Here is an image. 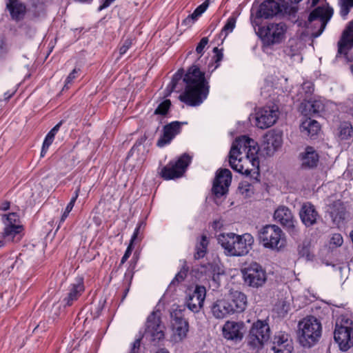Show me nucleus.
<instances>
[{
	"mask_svg": "<svg viewBox=\"0 0 353 353\" xmlns=\"http://www.w3.org/2000/svg\"><path fill=\"white\" fill-rule=\"evenodd\" d=\"M299 215L301 221L306 227L314 225L319 216L314 206L310 203H303L300 210Z\"/></svg>",
	"mask_w": 353,
	"mask_h": 353,
	"instance_id": "4be33fe9",
	"label": "nucleus"
},
{
	"mask_svg": "<svg viewBox=\"0 0 353 353\" xmlns=\"http://www.w3.org/2000/svg\"><path fill=\"white\" fill-rule=\"evenodd\" d=\"M232 181V173L226 168L221 169L216 172L213 183L212 192L216 197H220L227 193Z\"/></svg>",
	"mask_w": 353,
	"mask_h": 353,
	"instance_id": "4468645a",
	"label": "nucleus"
},
{
	"mask_svg": "<svg viewBox=\"0 0 353 353\" xmlns=\"http://www.w3.org/2000/svg\"><path fill=\"white\" fill-rule=\"evenodd\" d=\"M188 270L189 268L187 265L186 261H184L180 271L171 281L170 285H177L179 283L183 281L187 276Z\"/></svg>",
	"mask_w": 353,
	"mask_h": 353,
	"instance_id": "4c0bfd02",
	"label": "nucleus"
},
{
	"mask_svg": "<svg viewBox=\"0 0 353 353\" xmlns=\"http://www.w3.org/2000/svg\"><path fill=\"white\" fill-rule=\"evenodd\" d=\"M321 334V323L314 316L304 318L299 323V340L303 347H310L315 345L319 341Z\"/></svg>",
	"mask_w": 353,
	"mask_h": 353,
	"instance_id": "20e7f679",
	"label": "nucleus"
},
{
	"mask_svg": "<svg viewBox=\"0 0 353 353\" xmlns=\"http://www.w3.org/2000/svg\"><path fill=\"white\" fill-rule=\"evenodd\" d=\"M79 192H80V188H78L75 190V192H74V195L72 196V198H74V199H77V198H78V196H79Z\"/></svg>",
	"mask_w": 353,
	"mask_h": 353,
	"instance_id": "680f3d73",
	"label": "nucleus"
},
{
	"mask_svg": "<svg viewBox=\"0 0 353 353\" xmlns=\"http://www.w3.org/2000/svg\"><path fill=\"white\" fill-rule=\"evenodd\" d=\"M340 14L345 19L348 15L350 9L353 8V0H339Z\"/></svg>",
	"mask_w": 353,
	"mask_h": 353,
	"instance_id": "a19ab883",
	"label": "nucleus"
},
{
	"mask_svg": "<svg viewBox=\"0 0 353 353\" xmlns=\"http://www.w3.org/2000/svg\"><path fill=\"white\" fill-rule=\"evenodd\" d=\"M282 144L281 135L277 133H268L265 137L264 150L268 155H272Z\"/></svg>",
	"mask_w": 353,
	"mask_h": 353,
	"instance_id": "c756f323",
	"label": "nucleus"
},
{
	"mask_svg": "<svg viewBox=\"0 0 353 353\" xmlns=\"http://www.w3.org/2000/svg\"><path fill=\"white\" fill-rule=\"evenodd\" d=\"M10 207V203L8 202V201H6L4 203H3L1 205H0V210H7Z\"/></svg>",
	"mask_w": 353,
	"mask_h": 353,
	"instance_id": "13d9d810",
	"label": "nucleus"
},
{
	"mask_svg": "<svg viewBox=\"0 0 353 353\" xmlns=\"http://www.w3.org/2000/svg\"><path fill=\"white\" fill-rule=\"evenodd\" d=\"M74 204H72V203H68V204L67 205L66 208H65V210L66 211H69V212H71L73 207H74Z\"/></svg>",
	"mask_w": 353,
	"mask_h": 353,
	"instance_id": "052dcab7",
	"label": "nucleus"
},
{
	"mask_svg": "<svg viewBox=\"0 0 353 353\" xmlns=\"http://www.w3.org/2000/svg\"><path fill=\"white\" fill-rule=\"evenodd\" d=\"M141 345V338L137 339L132 344L130 353H137Z\"/></svg>",
	"mask_w": 353,
	"mask_h": 353,
	"instance_id": "5fc2aeb1",
	"label": "nucleus"
},
{
	"mask_svg": "<svg viewBox=\"0 0 353 353\" xmlns=\"http://www.w3.org/2000/svg\"><path fill=\"white\" fill-rule=\"evenodd\" d=\"M274 219L281 224L291 236L298 234L297 221L294 219L291 210L288 207L279 206L274 211Z\"/></svg>",
	"mask_w": 353,
	"mask_h": 353,
	"instance_id": "9b49d317",
	"label": "nucleus"
},
{
	"mask_svg": "<svg viewBox=\"0 0 353 353\" xmlns=\"http://www.w3.org/2000/svg\"><path fill=\"white\" fill-rule=\"evenodd\" d=\"M203 268L205 274L214 281H216L221 274L220 267L216 263H208L206 265L203 266Z\"/></svg>",
	"mask_w": 353,
	"mask_h": 353,
	"instance_id": "e433bc0d",
	"label": "nucleus"
},
{
	"mask_svg": "<svg viewBox=\"0 0 353 353\" xmlns=\"http://www.w3.org/2000/svg\"><path fill=\"white\" fill-rule=\"evenodd\" d=\"M12 94H7V93H6V94H5V98H6V99H10V98L12 97Z\"/></svg>",
	"mask_w": 353,
	"mask_h": 353,
	"instance_id": "338daca9",
	"label": "nucleus"
},
{
	"mask_svg": "<svg viewBox=\"0 0 353 353\" xmlns=\"http://www.w3.org/2000/svg\"><path fill=\"white\" fill-rule=\"evenodd\" d=\"M299 254L302 257H309L310 252V243L308 241H303L298 247Z\"/></svg>",
	"mask_w": 353,
	"mask_h": 353,
	"instance_id": "37998d69",
	"label": "nucleus"
},
{
	"mask_svg": "<svg viewBox=\"0 0 353 353\" xmlns=\"http://www.w3.org/2000/svg\"><path fill=\"white\" fill-rule=\"evenodd\" d=\"M278 116L277 108L274 107L263 108L256 114V125L261 129L268 128L276 123Z\"/></svg>",
	"mask_w": 353,
	"mask_h": 353,
	"instance_id": "f3484780",
	"label": "nucleus"
},
{
	"mask_svg": "<svg viewBox=\"0 0 353 353\" xmlns=\"http://www.w3.org/2000/svg\"><path fill=\"white\" fill-rule=\"evenodd\" d=\"M319 157L316 151L311 146H307L301 154V166L305 169L313 168L317 165Z\"/></svg>",
	"mask_w": 353,
	"mask_h": 353,
	"instance_id": "bb28decb",
	"label": "nucleus"
},
{
	"mask_svg": "<svg viewBox=\"0 0 353 353\" xmlns=\"http://www.w3.org/2000/svg\"><path fill=\"white\" fill-rule=\"evenodd\" d=\"M243 328L244 323L243 322L228 321L223 326V335L228 340L241 341L243 337Z\"/></svg>",
	"mask_w": 353,
	"mask_h": 353,
	"instance_id": "6ab92c4d",
	"label": "nucleus"
},
{
	"mask_svg": "<svg viewBox=\"0 0 353 353\" xmlns=\"http://www.w3.org/2000/svg\"><path fill=\"white\" fill-rule=\"evenodd\" d=\"M182 79L185 83V88L179 97L180 101L190 106L201 104L208 97L210 88L205 73L196 65L190 67L185 74L183 70L180 69L173 76L168 88L171 92L176 90L178 82Z\"/></svg>",
	"mask_w": 353,
	"mask_h": 353,
	"instance_id": "f257e3e1",
	"label": "nucleus"
},
{
	"mask_svg": "<svg viewBox=\"0 0 353 353\" xmlns=\"http://www.w3.org/2000/svg\"><path fill=\"white\" fill-rule=\"evenodd\" d=\"M145 223L144 221H140L137 228L134 230V232L131 237L130 242L134 243L137 239H138L140 233L145 228Z\"/></svg>",
	"mask_w": 353,
	"mask_h": 353,
	"instance_id": "de8ad7c7",
	"label": "nucleus"
},
{
	"mask_svg": "<svg viewBox=\"0 0 353 353\" xmlns=\"http://www.w3.org/2000/svg\"><path fill=\"white\" fill-rule=\"evenodd\" d=\"M79 192H80V188H78L75 190V192H74V195L72 196V198H74V199H77V198H78V196H79Z\"/></svg>",
	"mask_w": 353,
	"mask_h": 353,
	"instance_id": "e2e57ef3",
	"label": "nucleus"
},
{
	"mask_svg": "<svg viewBox=\"0 0 353 353\" xmlns=\"http://www.w3.org/2000/svg\"><path fill=\"white\" fill-rule=\"evenodd\" d=\"M70 212L69 211H66V210H65V211L63 212L61 217V220H60V222L61 223H63L65 221V220L66 219V218L68 216L69 214H70Z\"/></svg>",
	"mask_w": 353,
	"mask_h": 353,
	"instance_id": "bf43d9fd",
	"label": "nucleus"
},
{
	"mask_svg": "<svg viewBox=\"0 0 353 353\" xmlns=\"http://www.w3.org/2000/svg\"><path fill=\"white\" fill-rule=\"evenodd\" d=\"M287 25L283 22L270 23L259 29L260 37L267 46L279 44L285 39Z\"/></svg>",
	"mask_w": 353,
	"mask_h": 353,
	"instance_id": "0eeeda50",
	"label": "nucleus"
},
{
	"mask_svg": "<svg viewBox=\"0 0 353 353\" xmlns=\"http://www.w3.org/2000/svg\"><path fill=\"white\" fill-rule=\"evenodd\" d=\"M132 244L133 243H130L129 245L128 246L125 252V254L123 256V257L121 258V264H123L128 259V258L130 257L131 253H132Z\"/></svg>",
	"mask_w": 353,
	"mask_h": 353,
	"instance_id": "864d4df0",
	"label": "nucleus"
},
{
	"mask_svg": "<svg viewBox=\"0 0 353 353\" xmlns=\"http://www.w3.org/2000/svg\"><path fill=\"white\" fill-rule=\"evenodd\" d=\"M128 291H129V288H127V289L125 290V292H124V294H123V296L122 300H123V299L125 298V296H127V294H128Z\"/></svg>",
	"mask_w": 353,
	"mask_h": 353,
	"instance_id": "69168bd1",
	"label": "nucleus"
},
{
	"mask_svg": "<svg viewBox=\"0 0 353 353\" xmlns=\"http://www.w3.org/2000/svg\"><path fill=\"white\" fill-rule=\"evenodd\" d=\"M239 192L245 197H250L253 194L252 185L247 182H241L239 185Z\"/></svg>",
	"mask_w": 353,
	"mask_h": 353,
	"instance_id": "79ce46f5",
	"label": "nucleus"
},
{
	"mask_svg": "<svg viewBox=\"0 0 353 353\" xmlns=\"http://www.w3.org/2000/svg\"><path fill=\"white\" fill-rule=\"evenodd\" d=\"M273 343L274 353H292L293 350L292 341L286 334L280 333L276 335Z\"/></svg>",
	"mask_w": 353,
	"mask_h": 353,
	"instance_id": "b1692460",
	"label": "nucleus"
},
{
	"mask_svg": "<svg viewBox=\"0 0 353 353\" xmlns=\"http://www.w3.org/2000/svg\"><path fill=\"white\" fill-rule=\"evenodd\" d=\"M61 125H62V121H60L55 126H54L46 136V138L43 143L41 151V157H43L46 155L49 147L52 143V142L54 139V137H55L56 134L57 133V132L59 131Z\"/></svg>",
	"mask_w": 353,
	"mask_h": 353,
	"instance_id": "f704fd0d",
	"label": "nucleus"
},
{
	"mask_svg": "<svg viewBox=\"0 0 353 353\" xmlns=\"http://www.w3.org/2000/svg\"><path fill=\"white\" fill-rule=\"evenodd\" d=\"M324 104L321 100L303 99L299 106V111L305 117L314 116L323 111Z\"/></svg>",
	"mask_w": 353,
	"mask_h": 353,
	"instance_id": "5701e85b",
	"label": "nucleus"
},
{
	"mask_svg": "<svg viewBox=\"0 0 353 353\" xmlns=\"http://www.w3.org/2000/svg\"><path fill=\"white\" fill-rule=\"evenodd\" d=\"M80 70L77 68H74L68 76V77L65 79V85L63 87V89H68L70 85H71L74 80L79 76V72Z\"/></svg>",
	"mask_w": 353,
	"mask_h": 353,
	"instance_id": "a18cd8bd",
	"label": "nucleus"
},
{
	"mask_svg": "<svg viewBox=\"0 0 353 353\" xmlns=\"http://www.w3.org/2000/svg\"><path fill=\"white\" fill-rule=\"evenodd\" d=\"M208 240L205 236H202L200 242L196 246L194 257L197 259L203 258L207 251Z\"/></svg>",
	"mask_w": 353,
	"mask_h": 353,
	"instance_id": "58836bf2",
	"label": "nucleus"
},
{
	"mask_svg": "<svg viewBox=\"0 0 353 353\" xmlns=\"http://www.w3.org/2000/svg\"><path fill=\"white\" fill-rule=\"evenodd\" d=\"M244 283L249 287L259 288L266 282L267 274L263 267L252 262L241 269Z\"/></svg>",
	"mask_w": 353,
	"mask_h": 353,
	"instance_id": "1a4fd4ad",
	"label": "nucleus"
},
{
	"mask_svg": "<svg viewBox=\"0 0 353 353\" xmlns=\"http://www.w3.org/2000/svg\"><path fill=\"white\" fill-rule=\"evenodd\" d=\"M232 310L227 299L217 300L211 306V312L216 319H223L232 314Z\"/></svg>",
	"mask_w": 353,
	"mask_h": 353,
	"instance_id": "cd10ccee",
	"label": "nucleus"
},
{
	"mask_svg": "<svg viewBox=\"0 0 353 353\" xmlns=\"http://www.w3.org/2000/svg\"><path fill=\"white\" fill-rule=\"evenodd\" d=\"M353 48V21L349 23L338 42V54L347 55Z\"/></svg>",
	"mask_w": 353,
	"mask_h": 353,
	"instance_id": "aec40b11",
	"label": "nucleus"
},
{
	"mask_svg": "<svg viewBox=\"0 0 353 353\" xmlns=\"http://www.w3.org/2000/svg\"><path fill=\"white\" fill-rule=\"evenodd\" d=\"M259 148L257 143L246 137L236 138L229 153V163L236 172L245 175L258 172Z\"/></svg>",
	"mask_w": 353,
	"mask_h": 353,
	"instance_id": "f03ea898",
	"label": "nucleus"
},
{
	"mask_svg": "<svg viewBox=\"0 0 353 353\" xmlns=\"http://www.w3.org/2000/svg\"><path fill=\"white\" fill-rule=\"evenodd\" d=\"M270 337V329L265 321L258 320L254 322L248 336V344L253 350L261 349Z\"/></svg>",
	"mask_w": 353,
	"mask_h": 353,
	"instance_id": "6e6552de",
	"label": "nucleus"
},
{
	"mask_svg": "<svg viewBox=\"0 0 353 353\" xmlns=\"http://www.w3.org/2000/svg\"><path fill=\"white\" fill-rule=\"evenodd\" d=\"M3 218L6 219L4 223L7 225H17L16 223L19 219V216L16 213H10L7 215H4Z\"/></svg>",
	"mask_w": 353,
	"mask_h": 353,
	"instance_id": "09e8293b",
	"label": "nucleus"
},
{
	"mask_svg": "<svg viewBox=\"0 0 353 353\" xmlns=\"http://www.w3.org/2000/svg\"><path fill=\"white\" fill-rule=\"evenodd\" d=\"M23 226L21 225H7L3 232L5 241L18 242L22 238Z\"/></svg>",
	"mask_w": 353,
	"mask_h": 353,
	"instance_id": "7c9ffc66",
	"label": "nucleus"
},
{
	"mask_svg": "<svg viewBox=\"0 0 353 353\" xmlns=\"http://www.w3.org/2000/svg\"><path fill=\"white\" fill-rule=\"evenodd\" d=\"M170 105L171 102L169 99L164 100L163 101L159 104V105L157 106L154 111V114L165 115L170 109Z\"/></svg>",
	"mask_w": 353,
	"mask_h": 353,
	"instance_id": "c03bdc74",
	"label": "nucleus"
},
{
	"mask_svg": "<svg viewBox=\"0 0 353 353\" xmlns=\"http://www.w3.org/2000/svg\"><path fill=\"white\" fill-rule=\"evenodd\" d=\"M205 296V288L203 285H196L194 290L186 298L188 308L194 313L199 312L203 306Z\"/></svg>",
	"mask_w": 353,
	"mask_h": 353,
	"instance_id": "dca6fc26",
	"label": "nucleus"
},
{
	"mask_svg": "<svg viewBox=\"0 0 353 353\" xmlns=\"http://www.w3.org/2000/svg\"><path fill=\"white\" fill-rule=\"evenodd\" d=\"M172 318L173 340L176 342L181 341L187 336L189 329L188 323L179 313L176 312L172 314Z\"/></svg>",
	"mask_w": 353,
	"mask_h": 353,
	"instance_id": "a211bd4d",
	"label": "nucleus"
},
{
	"mask_svg": "<svg viewBox=\"0 0 353 353\" xmlns=\"http://www.w3.org/2000/svg\"><path fill=\"white\" fill-rule=\"evenodd\" d=\"M213 52L214 53V55L213 56L208 65V72H214L217 68H219L221 61L223 59V53L222 52V50H219L218 48L216 47L213 49Z\"/></svg>",
	"mask_w": 353,
	"mask_h": 353,
	"instance_id": "c9c22d12",
	"label": "nucleus"
},
{
	"mask_svg": "<svg viewBox=\"0 0 353 353\" xmlns=\"http://www.w3.org/2000/svg\"><path fill=\"white\" fill-rule=\"evenodd\" d=\"M288 6L287 5L280 6L274 0H266L263 2L256 13V17L260 18L268 19L273 17L279 13H286Z\"/></svg>",
	"mask_w": 353,
	"mask_h": 353,
	"instance_id": "2eb2a0df",
	"label": "nucleus"
},
{
	"mask_svg": "<svg viewBox=\"0 0 353 353\" xmlns=\"http://www.w3.org/2000/svg\"><path fill=\"white\" fill-rule=\"evenodd\" d=\"M343 243V236H341V234L339 233L333 234L330 241V244L333 248L340 247L342 245Z\"/></svg>",
	"mask_w": 353,
	"mask_h": 353,
	"instance_id": "49530a36",
	"label": "nucleus"
},
{
	"mask_svg": "<svg viewBox=\"0 0 353 353\" xmlns=\"http://www.w3.org/2000/svg\"><path fill=\"white\" fill-rule=\"evenodd\" d=\"M300 130L303 135L312 137L319 132L320 125L316 121L308 118L302 122Z\"/></svg>",
	"mask_w": 353,
	"mask_h": 353,
	"instance_id": "473e14b6",
	"label": "nucleus"
},
{
	"mask_svg": "<svg viewBox=\"0 0 353 353\" xmlns=\"http://www.w3.org/2000/svg\"><path fill=\"white\" fill-rule=\"evenodd\" d=\"M114 0H103V3L99 6V10H101L108 8Z\"/></svg>",
	"mask_w": 353,
	"mask_h": 353,
	"instance_id": "4d7b16f0",
	"label": "nucleus"
},
{
	"mask_svg": "<svg viewBox=\"0 0 353 353\" xmlns=\"http://www.w3.org/2000/svg\"><path fill=\"white\" fill-rule=\"evenodd\" d=\"M210 5V0H205L192 13L189 14L182 22V24L187 26H192L198 18L207 10Z\"/></svg>",
	"mask_w": 353,
	"mask_h": 353,
	"instance_id": "72a5a7b5",
	"label": "nucleus"
},
{
	"mask_svg": "<svg viewBox=\"0 0 353 353\" xmlns=\"http://www.w3.org/2000/svg\"><path fill=\"white\" fill-rule=\"evenodd\" d=\"M163 329L159 315L154 312L148 317L145 336L152 341L158 342L164 338Z\"/></svg>",
	"mask_w": 353,
	"mask_h": 353,
	"instance_id": "ddd939ff",
	"label": "nucleus"
},
{
	"mask_svg": "<svg viewBox=\"0 0 353 353\" xmlns=\"http://www.w3.org/2000/svg\"><path fill=\"white\" fill-rule=\"evenodd\" d=\"M183 123L173 121L166 125L163 128V134L157 141L159 147H163L170 143L174 137L180 133L181 125Z\"/></svg>",
	"mask_w": 353,
	"mask_h": 353,
	"instance_id": "412c9836",
	"label": "nucleus"
},
{
	"mask_svg": "<svg viewBox=\"0 0 353 353\" xmlns=\"http://www.w3.org/2000/svg\"><path fill=\"white\" fill-rule=\"evenodd\" d=\"M236 18L234 16L230 17L225 26L221 30V34L224 36L225 38L229 33L232 32L236 26Z\"/></svg>",
	"mask_w": 353,
	"mask_h": 353,
	"instance_id": "ea45409f",
	"label": "nucleus"
},
{
	"mask_svg": "<svg viewBox=\"0 0 353 353\" xmlns=\"http://www.w3.org/2000/svg\"><path fill=\"white\" fill-rule=\"evenodd\" d=\"M350 236L353 243V230L350 232Z\"/></svg>",
	"mask_w": 353,
	"mask_h": 353,
	"instance_id": "774afa93",
	"label": "nucleus"
},
{
	"mask_svg": "<svg viewBox=\"0 0 353 353\" xmlns=\"http://www.w3.org/2000/svg\"><path fill=\"white\" fill-rule=\"evenodd\" d=\"M191 159L188 154H183L176 161L169 162L161 169V176L165 180L175 179L182 176L191 162Z\"/></svg>",
	"mask_w": 353,
	"mask_h": 353,
	"instance_id": "9d476101",
	"label": "nucleus"
},
{
	"mask_svg": "<svg viewBox=\"0 0 353 353\" xmlns=\"http://www.w3.org/2000/svg\"><path fill=\"white\" fill-rule=\"evenodd\" d=\"M321 0H312L311 6H315Z\"/></svg>",
	"mask_w": 353,
	"mask_h": 353,
	"instance_id": "0e129e2a",
	"label": "nucleus"
},
{
	"mask_svg": "<svg viewBox=\"0 0 353 353\" xmlns=\"http://www.w3.org/2000/svg\"><path fill=\"white\" fill-rule=\"evenodd\" d=\"M84 290L83 282L81 279L79 280L76 283H72L69 286L66 296L63 300L65 306L72 305L74 301L78 300Z\"/></svg>",
	"mask_w": 353,
	"mask_h": 353,
	"instance_id": "a878e982",
	"label": "nucleus"
},
{
	"mask_svg": "<svg viewBox=\"0 0 353 353\" xmlns=\"http://www.w3.org/2000/svg\"><path fill=\"white\" fill-rule=\"evenodd\" d=\"M332 14L333 9L329 6H319L310 12L308 21H316L315 25L320 26L318 32L312 34L314 37H318L322 34Z\"/></svg>",
	"mask_w": 353,
	"mask_h": 353,
	"instance_id": "f8f14e48",
	"label": "nucleus"
},
{
	"mask_svg": "<svg viewBox=\"0 0 353 353\" xmlns=\"http://www.w3.org/2000/svg\"><path fill=\"white\" fill-rule=\"evenodd\" d=\"M254 238L249 233L239 235L232 232L223 233L218 236V242L228 256L246 255L252 249Z\"/></svg>",
	"mask_w": 353,
	"mask_h": 353,
	"instance_id": "7ed1b4c3",
	"label": "nucleus"
},
{
	"mask_svg": "<svg viewBox=\"0 0 353 353\" xmlns=\"http://www.w3.org/2000/svg\"><path fill=\"white\" fill-rule=\"evenodd\" d=\"M302 90H305V99L309 97L310 94H311L314 90L313 85L311 82H305L302 85Z\"/></svg>",
	"mask_w": 353,
	"mask_h": 353,
	"instance_id": "603ef678",
	"label": "nucleus"
},
{
	"mask_svg": "<svg viewBox=\"0 0 353 353\" xmlns=\"http://www.w3.org/2000/svg\"><path fill=\"white\" fill-rule=\"evenodd\" d=\"M259 237L266 248L279 250L285 245V234L276 225H266L259 231Z\"/></svg>",
	"mask_w": 353,
	"mask_h": 353,
	"instance_id": "423d86ee",
	"label": "nucleus"
},
{
	"mask_svg": "<svg viewBox=\"0 0 353 353\" xmlns=\"http://www.w3.org/2000/svg\"><path fill=\"white\" fill-rule=\"evenodd\" d=\"M227 301L232 309V314L244 311L247 306V297L245 294L239 291L232 292L230 299Z\"/></svg>",
	"mask_w": 353,
	"mask_h": 353,
	"instance_id": "393cba45",
	"label": "nucleus"
},
{
	"mask_svg": "<svg viewBox=\"0 0 353 353\" xmlns=\"http://www.w3.org/2000/svg\"><path fill=\"white\" fill-rule=\"evenodd\" d=\"M132 41L130 39H126L124 41L123 45L119 48V54L120 55H123L126 53V52L131 47Z\"/></svg>",
	"mask_w": 353,
	"mask_h": 353,
	"instance_id": "3c124183",
	"label": "nucleus"
},
{
	"mask_svg": "<svg viewBox=\"0 0 353 353\" xmlns=\"http://www.w3.org/2000/svg\"><path fill=\"white\" fill-rule=\"evenodd\" d=\"M334 339L343 352L353 346V320L344 316H339L336 321Z\"/></svg>",
	"mask_w": 353,
	"mask_h": 353,
	"instance_id": "39448f33",
	"label": "nucleus"
},
{
	"mask_svg": "<svg viewBox=\"0 0 353 353\" xmlns=\"http://www.w3.org/2000/svg\"><path fill=\"white\" fill-rule=\"evenodd\" d=\"M336 137L340 141L350 140L353 137V126L349 121H341L336 130Z\"/></svg>",
	"mask_w": 353,
	"mask_h": 353,
	"instance_id": "2f4dec72",
	"label": "nucleus"
},
{
	"mask_svg": "<svg viewBox=\"0 0 353 353\" xmlns=\"http://www.w3.org/2000/svg\"><path fill=\"white\" fill-rule=\"evenodd\" d=\"M208 43V37H203L196 48V52L198 54H202L203 50Z\"/></svg>",
	"mask_w": 353,
	"mask_h": 353,
	"instance_id": "8fccbe9b",
	"label": "nucleus"
},
{
	"mask_svg": "<svg viewBox=\"0 0 353 353\" xmlns=\"http://www.w3.org/2000/svg\"><path fill=\"white\" fill-rule=\"evenodd\" d=\"M7 45L3 42V40L0 39V57H3L8 52Z\"/></svg>",
	"mask_w": 353,
	"mask_h": 353,
	"instance_id": "6e6d98bb",
	"label": "nucleus"
},
{
	"mask_svg": "<svg viewBox=\"0 0 353 353\" xmlns=\"http://www.w3.org/2000/svg\"><path fill=\"white\" fill-rule=\"evenodd\" d=\"M6 8L12 19L16 21L22 20L26 15V7L25 4L17 0H7Z\"/></svg>",
	"mask_w": 353,
	"mask_h": 353,
	"instance_id": "c85d7f7f",
	"label": "nucleus"
}]
</instances>
